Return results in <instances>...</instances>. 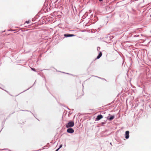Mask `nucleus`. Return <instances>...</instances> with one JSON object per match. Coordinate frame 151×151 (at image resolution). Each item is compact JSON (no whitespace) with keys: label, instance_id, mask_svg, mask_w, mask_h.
<instances>
[{"label":"nucleus","instance_id":"obj_10","mask_svg":"<svg viewBox=\"0 0 151 151\" xmlns=\"http://www.w3.org/2000/svg\"><path fill=\"white\" fill-rule=\"evenodd\" d=\"M62 147V145H60V147H59V148L60 149V148H61V147Z\"/></svg>","mask_w":151,"mask_h":151},{"label":"nucleus","instance_id":"obj_6","mask_svg":"<svg viewBox=\"0 0 151 151\" xmlns=\"http://www.w3.org/2000/svg\"><path fill=\"white\" fill-rule=\"evenodd\" d=\"M102 53L101 52H99V55L97 57V59H98L99 58L101 57L102 56Z\"/></svg>","mask_w":151,"mask_h":151},{"label":"nucleus","instance_id":"obj_8","mask_svg":"<svg viewBox=\"0 0 151 151\" xmlns=\"http://www.w3.org/2000/svg\"><path fill=\"white\" fill-rule=\"evenodd\" d=\"M26 23H27V24H29V21H26Z\"/></svg>","mask_w":151,"mask_h":151},{"label":"nucleus","instance_id":"obj_2","mask_svg":"<svg viewBox=\"0 0 151 151\" xmlns=\"http://www.w3.org/2000/svg\"><path fill=\"white\" fill-rule=\"evenodd\" d=\"M67 132L69 133H72L74 132V130L72 128H70L67 129Z\"/></svg>","mask_w":151,"mask_h":151},{"label":"nucleus","instance_id":"obj_3","mask_svg":"<svg viewBox=\"0 0 151 151\" xmlns=\"http://www.w3.org/2000/svg\"><path fill=\"white\" fill-rule=\"evenodd\" d=\"M129 131H126L125 132V138L127 139H128L129 137Z\"/></svg>","mask_w":151,"mask_h":151},{"label":"nucleus","instance_id":"obj_9","mask_svg":"<svg viewBox=\"0 0 151 151\" xmlns=\"http://www.w3.org/2000/svg\"><path fill=\"white\" fill-rule=\"evenodd\" d=\"M31 69L33 70V71H35L36 70H35V68H31Z\"/></svg>","mask_w":151,"mask_h":151},{"label":"nucleus","instance_id":"obj_11","mask_svg":"<svg viewBox=\"0 0 151 151\" xmlns=\"http://www.w3.org/2000/svg\"><path fill=\"white\" fill-rule=\"evenodd\" d=\"M59 148H58L56 150V151H58V150H59Z\"/></svg>","mask_w":151,"mask_h":151},{"label":"nucleus","instance_id":"obj_12","mask_svg":"<svg viewBox=\"0 0 151 151\" xmlns=\"http://www.w3.org/2000/svg\"><path fill=\"white\" fill-rule=\"evenodd\" d=\"M103 0H99V1H102Z\"/></svg>","mask_w":151,"mask_h":151},{"label":"nucleus","instance_id":"obj_1","mask_svg":"<svg viewBox=\"0 0 151 151\" xmlns=\"http://www.w3.org/2000/svg\"><path fill=\"white\" fill-rule=\"evenodd\" d=\"M74 125V124L73 122H70L66 125V127L67 128L72 127H73Z\"/></svg>","mask_w":151,"mask_h":151},{"label":"nucleus","instance_id":"obj_7","mask_svg":"<svg viewBox=\"0 0 151 151\" xmlns=\"http://www.w3.org/2000/svg\"><path fill=\"white\" fill-rule=\"evenodd\" d=\"M114 118V116H111L110 117L109 119L110 120H112Z\"/></svg>","mask_w":151,"mask_h":151},{"label":"nucleus","instance_id":"obj_5","mask_svg":"<svg viewBox=\"0 0 151 151\" xmlns=\"http://www.w3.org/2000/svg\"><path fill=\"white\" fill-rule=\"evenodd\" d=\"M74 35L73 34H65L64 35V36L66 37H73L74 36Z\"/></svg>","mask_w":151,"mask_h":151},{"label":"nucleus","instance_id":"obj_4","mask_svg":"<svg viewBox=\"0 0 151 151\" xmlns=\"http://www.w3.org/2000/svg\"><path fill=\"white\" fill-rule=\"evenodd\" d=\"M103 117V116L102 115H98L96 119L97 120H100Z\"/></svg>","mask_w":151,"mask_h":151}]
</instances>
